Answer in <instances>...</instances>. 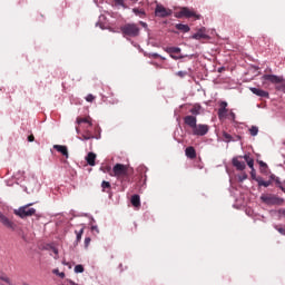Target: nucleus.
I'll list each match as a JSON object with an SVG mask.
<instances>
[{
	"label": "nucleus",
	"mask_w": 285,
	"mask_h": 285,
	"mask_svg": "<svg viewBox=\"0 0 285 285\" xmlns=\"http://www.w3.org/2000/svg\"><path fill=\"white\" fill-rule=\"evenodd\" d=\"M110 177H116L118 181H126L128 179V166L124 164H116L110 173Z\"/></svg>",
	"instance_id": "f257e3e1"
},
{
	"label": "nucleus",
	"mask_w": 285,
	"mask_h": 285,
	"mask_svg": "<svg viewBox=\"0 0 285 285\" xmlns=\"http://www.w3.org/2000/svg\"><path fill=\"white\" fill-rule=\"evenodd\" d=\"M120 30L125 37L132 38L139 37V32H141V29L139 28V26H137V23H126L120 28Z\"/></svg>",
	"instance_id": "f03ea898"
},
{
	"label": "nucleus",
	"mask_w": 285,
	"mask_h": 285,
	"mask_svg": "<svg viewBox=\"0 0 285 285\" xmlns=\"http://www.w3.org/2000/svg\"><path fill=\"white\" fill-rule=\"evenodd\" d=\"M32 204H28L24 206L19 207L18 209H14L13 213L20 217V219H26V217H32L37 213V209L30 207Z\"/></svg>",
	"instance_id": "7ed1b4c3"
},
{
	"label": "nucleus",
	"mask_w": 285,
	"mask_h": 285,
	"mask_svg": "<svg viewBox=\"0 0 285 285\" xmlns=\"http://www.w3.org/2000/svg\"><path fill=\"white\" fill-rule=\"evenodd\" d=\"M261 200L267 206H282L284 204V198H279L273 194L262 195Z\"/></svg>",
	"instance_id": "20e7f679"
},
{
	"label": "nucleus",
	"mask_w": 285,
	"mask_h": 285,
	"mask_svg": "<svg viewBox=\"0 0 285 285\" xmlns=\"http://www.w3.org/2000/svg\"><path fill=\"white\" fill-rule=\"evenodd\" d=\"M177 19H183V17H186V19L195 18V19H202V16L197 14L194 10H190L188 7L180 8V11L175 14Z\"/></svg>",
	"instance_id": "39448f33"
},
{
	"label": "nucleus",
	"mask_w": 285,
	"mask_h": 285,
	"mask_svg": "<svg viewBox=\"0 0 285 285\" xmlns=\"http://www.w3.org/2000/svg\"><path fill=\"white\" fill-rule=\"evenodd\" d=\"M173 10L164 7L163 4H157L155 9V17L160 19H166V17H171Z\"/></svg>",
	"instance_id": "423d86ee"
},
{
	"label": "nucleus",
	"mask_w": 285,
	"mask_h": 285,
	"mask_svg": "<svg viewBox=\"0 0 285 285\" xmlns=\"http://www.w3.org/2000/svg\"><path fill=\"white\" fill-rule=\"evenodd\" d=\"M208 130H210V127L208 125H196L193 129V135L197 137H204L205 135H208Z\"/></svg>",
	"instance_id": "0eeeda50"
},
{
	"label": "nucleus",
	"mask_w": 285,
	"mask_h": 285,
	"mask_svg": "<svg viewBox=\"0 0 285 285\" xmlns=\"http://www.w3.org/2000/svg\"><path fill=\"white\" fill-rule=\"evenodd\" d=\"M228 102L226 101H222L219 104V109H218V119H226V117L228 116Z\"/></svg>",
	"instance_id": "6e6552de"
},
{
	"label": "nucleus",
	"mask_w": 285,
	"mask_h": 285,
	"mask_svg": "<svg viewBox=\"0 0 285 285\" xmlns=\"http://www.w3.org/2000/svg\"><path fill=\"white\" fill-rule=\"evenodd\" d=\"M0 224H3L6 226V228H10V230H14L17 228V225L9 220L8 217H6V215H3L1 212H0Z\"/></svg>",
	"instance_id": "1a4fd4ad"
},
{
	"label": "nucleus",
	"mask_w": 285,
	"mask_h": 285,
	"mask_svg": "<svg viewBox=\"0 0 285 285\" xmlns=\"http://www.w3.org/2000/svg\"><path fill=\"white\" fill-rule=\"evenodd\" d=\"M263 81H269L271 83H282L284 81V78L278 77L276 75H264L262 77Z\"/></svg>",
	"instance_id": "9d476101"
},
{
	"label": "nucleus",
	"mask_w": 285,
	"mask_h": 285,
	"mask_svg": "<svg viewBox=\"0 0 285 285\" xmlns=\"http://www.w3.org/2000/svg\"><path fill=\"white\" fill-rule=\"evenodd\" d=\"M184 124L186 126H188L189 128H191V130L195 129V127L197 126V117L196 116H185L184 117Z\"/></svg>",
	"instance_id": "9b49d317"
},
{
	"label": "nucleus",
	"mask_w": 285,
	"mask_h": 285,
	"mask_svg": "<svg viewBox=\"0 0 285 285\" xmlns=\"http://www.w3.org/2000/svg\"><path fill=\"white\" fill-rule=\"evenodd\" d=\"M249 90H250V92H253V95H256L257 97H262L264 99H268L271 97L268 91H266L264 89L252 87Z\"/></svg>",
	"instance_id": "f8f14e48"
},
{
	"label": "nucleus",
	"mask_w": 285,
	"mask_h": 285,
	"mask_svg": "<svg viewBox=\"0 0 285 285\" xmlns=\"http://www.w3.org/2000/svg\"><path fill=\"white\" fill-rule=\"evenodd\" d=\"M233 167L236 168V170H246V163L239 160V158H233L232 160Z\"/></svg>",
	"instance_id": "ddd939ff"
},
{
	"label": "nucleus",
	"mask_w": 285,
	"mask_h": 285,
	"mask_svg": "<svg viewBox=\"0 0 285 285\" xmlns=\"http://www.w3.org/2000/svg\"><path fill=\"white\" fill-rule=\"evenodd\" d=\"M53 150H57V153H61L63 157H66V159H68V157H70V155L68 154V147L63 146V145H53Z\"/></svg>",
	"instance_id": "4468645a"
},
{
	"label": "nucleus",
	"mask_w": 285,
	"mask_h": 285,
	"mask_svg": "<svg viewBox=\"0 0 285 285\" xmlns=\"http://www.w3.org/2000/svg\"><path fill=\"white\" fill-rule=\"evenodd\" d=\"M185 155L188 159H197V150H195V147L193 146L185 149Z\"/></svg>",
	"instance_id": "2eb2a0df"
},
{
	"label": "nucleus",
	"mask_w": 285,
	"mask_h": 285,
	"mask_svg": "<svg viewBox=\"0 0 285 285\" xmlns=\"http://www.w3.org/2000/svg\"><path fill=\"white\" fill-rule=\"evenodd\" d=\"M255 181H257L259 187L264 186V188H268V186H272L273 184V179L269 178L268 180H264L262 176H258L257 178H255Z\"/></svg>",
	"instance_id": "dca6fc26"
},
{
	"label": "nucleus",
	"mask_w": 285,
	"mask_h": 285,
	"mask_svg": "<svg viewBox=\"0 0 285 285\" xmlns=\"http://www.w3.org/2000/svg\"><path fill=\"white\" fill-rule=\"evenodd\" d=\"M269 179H272V181H275V185L277 186V188H279L282 190V193H285L284 183H282V180H279V177L275 176V174H272L269 176Z\"/></svg>",
	"instance_id": "f3484780"
},
{
	"label": "nucleus",
	"mask_w": 285,
	"mask_h": 285,
	"mask_svg": "<svg viewBox=\"0 0 285 285\" xmlns=\"http://www.w3.org/2000/svg\"><path fill=\"white\" fill-rule=\"evenodd\" d=\"M189 112L191 114V117H197L202 115V105L195 104Z\"/></svg>",
	"instance_id": "a211bd4d"
},
{
	"label": "nucleus",
	"mask_w": 285,
	"mask_h": 285,
	"mask_svg": "<svg viewBox=\"0 0 285 285\" xmlns=\"http://www.w3.org/2000/svg\"><path fill=\"white\" fill-rule=\"evenodd\" d=\"M97 159V154L90 151L87 156H86V161L89 166H95V161Z\"/></svg>",
	"instance_id": "6ab92c4d"
},
{
	"label": "nucleus",
	"mask_w": 285,
	"mask_h": 285,
	"mask_svg": "<svg viewBox=\"0 0 285 285\" xmlns=\"http://www.w3.org/2000/svg\"><path fill=\"white\" fill-rule=\"evenodd\" d=\"M76 124L78 125L88 124L89 127H92V118H90V116L85 118L78 117L76 120Z\"/></svg>",
	"instance_id": "aec40b11"
},
{
	"label": "nucleus",
	"mask_w": 285,
	"mask_h": 285,
	"mask_svg": "<svg viewBox=\"0 0 285 285\" xmlns=\"http://www.w3.org/2000/svg\"><path fill=\"white\" fill-rule=\"evenodd\" d=\"M132 12H134V14H136V17H140V19H146V10L139 9V8H134Z\"/></svg>",
	"instance_id": "412c9836"
},
{
	"label": "nucleus",
	"mask_w": 285,
	"mask_h": 285,
	"mask_svg": "<svg viewBox=\"0 0 285 285\" xmlns=\"http://www.w3.org/2000/svg\"><path fill=\"white\" fill-rule=\"evenodd\" d=\"M191 39L200 40V39H208V35L204 33V31L199 30L198 32L191 36Z\"/></svg>",
	"instance_id": "4be33fe9"
},
{
	"label": "nucleus",
	"mask_w": 285,
	"mask_h": 285,
	"mask_svg": "<svg viewBox=\"0 0 285 285\" xmlns=\"http://www.w3.org/2000/svg\"><path fill=\"white\" fill-rule=\"evenodd\" d=\"M175 28L180 32H190V27L188 24L177 23Z\"/></svg>",
	"instance_id": "5701e85b"
},
{
	"label": "nucleus",
	"mask_w": 285,
	"mask_h": 285,
	"mask_svg": "<svg viewBox=\"0 0 285 285\" xmlns=\"http://www.w3.org/2000/svg\"><path fill=\"white\" fill-rule=\"evenodd\" d=\"M82 139L85 141H88V139H99V137L92 135V132H90V130H86L83 134H82Z\"/></svg>",
	"instance_id": "b1692460"
},
{
	"label": "nucleus",
	"mask_w": 285,
	"mask_h": 285,
	"mask_svg": "<svg viewBox=\"0 0 285 285\" xmlns=\"http://www.w3.org/2000/svg\"><path fill=\"white\" fill-rule=\"evenodd\" d=\"M131 204L135 206V208H139V206H141V199L139 198V195L131 196Z\"/></svg>",
	"instance_id": "393cba45"
},
{
	"label": "nucleus",
	"mask_w": 285,
	"mask_h": 285,
	"mask_svg": "<svg viewBox=\"0 0 285 285\" xmlns=\"http://www.w3.org/2000/svg\"><path fill=\"white\" fill-rule=\"evenodd\" d=\"M0 279L2 282H6V284L12 285V281L10 279V277H8V275H6V273H3V271L0 269Z\"/></svg>",
	"instance_id": "a878e982"
},
{
	"label": "nucleus",
	"mask_w": 285,
	"mask_h": 285,
	"mask_svg": "<svg viewBox=\"0 0 285 285\" xmlns=\"http://www.w3.org/2000/svg\"><path fill=\"white\" fill-rule=\"evenodd\" d=\"M168 55H179L181 52V49L179 47H170L167 48Z\"/></svg>",
	"instance_id": "bb28decb"
},
{
	"label": "nucleus",
	"mask_w": 285,
	"mask_h": 285,
	"mask_svg": "<svg viewBox=\"0 0 285 285\" xmlns=\"http://www.w3.org/2000/svg\"><path fill=\"white\" fill-rule=\"evenodd\" d=\"M249 132L252 137H257V134L259 132V128H257V126H252L249 129Z\"/></svg>",
	"instance_id": "cd10ccee"
},
{
	"label": "nucleus",
	"mask_w": 285,
	"mask_h": 285,
	"mask_svg": "<svg viewBox=\"0 0 285 285\" xmlns=\"http://www.w3.org/2000/svg\"><path fill=\"white\" fill-rule=\"evenodd\" d=\"M258 164L261 166V173H266V170H268V165L266 163L259 160Z\"/></svg>",
	"instance_id": "c85d7f7f"
},
{
	"label": "nucleus",
	"mask_w": 285,
	"mask_h": 285,
	"mask_svg": "<svg viewBox=\"0 0 285 285\" xmlns=\"http://www.w3.org/2000/svg\"><path fill=\"white\" fill-rule=\"evenodd\" d=\"M223 137H224L225 141H227V144L233 141V136L226 131L223 132Z\"/></svg>",
	"instance_id": "c756f323"
},
{
	"label": "nucleus",
	"mask_w": 285,
	"mask_h": 285,
	"mask_svg": "<svg viewBox=\"0 0 285 285\" xmlns=\"http://www.w3.org/2000/svg\"><path fill=\"white\" fill-rule=\"evenodd\" d=\"M247 166H248L249 168H252V170H254V169H255V168H254V166H255V160H254L253 158H249L248 161H247Z\"/></svg>",
	"instance_id": "7c9ffc66"
},
{
	"label": "nucleus",
	"mask_w": 285,
	"mask_h": 285,
	"mask_svg": "<svg viewBox=\"0 0 285 285\" xmlns=\"http://www.w3.org/2000/svg\"><path fill=\"white\" fill-rule=\"evenodd\" d=\"M101 188H102L104 191H106V188H110V183L104 180V181L101 183Z\"/></svg>",
	"instance_id": "2f4dec72"
},
{
	"label": "nucleus",
	"mask_w": 285,
	"mask_h": 285,
	"mask_svg": "<svg viewBox=\"0 0 285 285\" xmlns=\"http://www.w3.org/2000/svg\"><path fill=\"white\" fill-rule=\"evenodd\" d=\"M86 101H88L89 104H92V101H95V96L92 94L87 95Z\"/></svg>",
	"instance_id": "473e14b6"
},
{
	"label": "nucleus",
	"mask_w": 285,
	"mask_h": 285,
	"mask_svg": "<svg viewBox=\"0 0 285 285\" xmlns=\"http://www.w3.org/2000/svg\"><path fill=\"white\" fill-rule=\"evenodd\" d=\"M77 235V242H81V235H83V228H81L79 232L76 230Z\"/></svg>",
	"instance_id": "72a5a7b5"
},
{
	"label": "nucleus",
	"mask_w": 285,
	"mask_h": 285,
	"mask_svg": "<svg viewBox=\"0 0 285 285\" xmlns=\"http://www.w3.org/2000/svg\"><path fill=\"white\" fill-rule=\"evenodd\" d=\"M75 273H83V265H76Z\"/></svg>",
	"instance_id": "f704fd0d"
},
{
	"label": "nucleus",
	"mask_w": 285,
	"mask_h": 285,
	"mask_svg": "<svg viewBox=\"0 0 285 285\" xmlns=\"http://www.w3.org/2000/svg\"><path fill=\"white\" fill-rule=\"evenodd\" d=\"M275 230H278L281 235H285V229L283 227H279L278 225L274 226Z\"/></svg>",
	"instance_id": "c9c22d12"
},
{
	"label": "nucleus",
	"mask_w": 285,
	"mask_h": 285,
	"mask_svg": "<svg viewBox=\"0 0 285 285\" xmlns=\"http://www.w3.org/2000/svg\"><path fill=\"white\" fill-rule=\"evenodd\" d=\"M53 274L59 275L61 277V279H63V277H66V273H63V272L59 273V269H53Z\"/></svg>",
	"instance_id": "e433bc0d"
},
{
	"label": "nucleus",
	"mask_w": 285,
	"mask_h": 285,
	"mask_svg": "<svg viewBox=\"0 0 285 285\" xmlns=\"http://www.w3.org/2000/svg\"><path fill=\"white\" fill-rule=\"evenodd\" d=\"M276 90L279 92H285V83L276 86Z\"/></svg>",
	"instance_id": "4c0bfd02"
},
{
	"label": "nucleus",
	"mask_w": 285,
	"mask_h": 285,
	"mask_svg": "<svg viewBox=\"0 0 285 285\" xmlns=\"http://www.w3.org/2000/svg\"><path fill=\"white\" fill-rule=\"evenodd\" d=\"M186 75H188V72H186V71H178L177 72V77H180L181 79H184V77H186Z\"/></svg>",
	"instance_id": "58836bf2"
},
{
	"label": "nucleus",
	"mask_w": 285,
	"mask_h": 285,
	"mask_svg": "<svg viewBox=\"0 0 285 285\" xmlns=\"http://www.w3.org/2000/svg\"><path fill=\"white\" fill-rule=\"evenodd\" d=\"M52 253H55V259H59V249H57V248H52Z\"/></svg>",
	"instance_id": "ea45409f"
},
{
	"label": "nucleus",
	"mask_w": 285,
	"mask_h": 285,
	"mask_svg": "<svg viewBox=\"0 0 285 285\" xmlns=\"http://www.w3.org/2000/svg\"><path fill=\"white\" fill-rule=\"evenodd\" d=\"M171 59H175V61L179 60V59H184V57L181 56H176L175 53L174 55H170Z\"/></svg>",
	"instance_id": "a19ab883"
},
{
	"label": "nucleus",
	"mask_w": 285,
	"mask_h": 285,
	"mask_svg": "<svg viewBox=\"0 0 285 285\" xmlns=\"http://www.w3.org/2000/svg\"><path fill=\"white\" fill-rule=\"evenodd\" d=\"M91 230H92V233L99 234V227H97V226H91Z\"/></svg>",
	"instance_id": "79ce46f5"
},
{
	"label": "nucleus",
	"mask_w": 285,
	"mask_h": 285,
	"mask_svg": "<svg viewBox=\"0 0 285 285\" xmlns=\"http://www.w3.org/2000/svg\"><path fill=\"white\" fill-rule=\"evenodd\" d=\"M105 173H109V175H110V173H112V168L110 166H107L105 168Z\"/></svg>",
	"instance_id": "37998d69"
},
{
	"label": "nucleus",
	"mask_w": 285,
	"mask_h": 285,
	"mask_svg": "<svg viewBox=\"0 0 285 285\" xmlns=\"http://www.w3.org/2000/svg\"><path fill=\"white\" fill-rule=\"evenodd\" d=\"M139 23L145 28V30H148V23H146L144 21H140Z\"/></svg>",
	"instance_id": "c03bdc74"
},
{
	"label": "nucleus",
	"mask_w": 285,
	"mask_h": 285,
	"mask_svg": "<svg viewBox=\"0 0 285 285\" xmlns=\"http://www.w3.org/2000/svg\"><path fill=\"white\" fill-rule=\"evenodd\" d=\"M28 141H30V142L35 141V135L28 136Z\"/></svg>",
	"instance_id": "a18cd8bd"
},
{
	"label": "nucleus",
	"mask_w": 285,
	"mask_h": 285,
	"mask_svg": "<svg viewBox=\"0 0 285 285\" xmlns=\"http://www.w3.org/2000/svg\"><path fill=\"white\" fill-rule=\"evenodd\" d=\"M252 179H254V181L255 179H257V176L255 175V169H252Z\"/></svg>",
	"instance_id": "49530a36"
},
{
	"label": "nucleus",
	"mask_w": 285,
	"mask_h": 285,
	"mask_svg": "<svg viewBox=\"0 0 285 285\" xmlns=\"http://www.w3.org/2000/svg\"><path fill=\"white\" fill-rule=\"evenodd\" d=\"M90 244V237L85 238V246H89Z\"/></svg>",
	"instance_id": "de8ad7c7"
},
{
	"label": "nucleus",
	"mask_w": 285,
	"mask_h": 285,
	"mask_svg": "<svg viewBox=\"0 0 285 285\" xmlns=\"http://www.w3.org/2000/svg\"><path fill=\"white\" fill-rule=\"evenodd\" d=\"M118 6H124V0H114Z\"/></svg>",
	"instance_id": "09e8293b"
},
{
	"label": "nucleus",
	"mask_w": 285,
	"mask_h": 285,
	"mask_svg": "<svg viewBox=\"0 0 285 285\" xmlns=\"http://www.w3.org/2000/svg\"><path fill=\"white\" fill-rule=\"evenodd\" d=\"M243 159H245V161L247 163V161H248V159H252V158H250V156L245 155V156H243Z\"/></svg>",
	"instance_id": "8fccbe9b"
},
{
	"label": "nucleus",
	"mask_w": 285,
	"mask_h": 285,
	"mask_svg": "<svg viewBox=\"0 0 285 285\" xmlns=\"http://www.w3.org/2000/svg\"><path fill=\"white\" fill-rule=\"evenodd\" d=\"M151 57H153L154 59H159V53H153Z\"/></svg>",
	"instance_id": "3c124183"
},
{
	"label": "nucleus",
	"mask_w": 285,
	"mask_h": 285,
	"mask_svg": "<svg viewBox=\"0 0 285 285\" xmlns=\"http://www.w3.org/2000/svg\"><path fill=\"white\" fill-rule=\"evenodd\" d=\"M76 132H77V135H79V132H81V130L79 129V127H76Z\"/></svg>",
	"instance_id": "603ef678"
},
{
	"label": "nucleus",
	"mask_w": 285,
	"mask_h": 285,
	"mask_svg": "<svg viewBox=\"0 0 285 285\" xmlns=\"http://www.w3.org/2000/svg\"><path fill=\"white\" fill-rule=\"evenodd\" d=\"M284 184H285V180H284Z\"/></svg>",
	"instance_id": "864d4df0"
}]
</instances>
